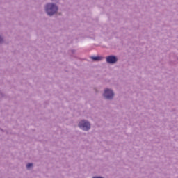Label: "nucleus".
I'll list each match as a JSON object with an SVG mask.
<instances>
[{"mask_svg": "<svg viewBox=\"0 0 178 178\" xmlns=\"http://www.w3.org/2000/svg\"><path fill=\"white\" fill-rule=\"evenodd\" d=\"M78 127H79V129L83 131H89L91 129V123L90 121L83 119L79 122Z\"/></svg>", "mask_w": 178, "mask_h": 178, "instance_id": "obj_3", "label": "nucleus"}, {"mask_svg": "<svg viewBox=\"0 0 178 178\" xmlns=\"http://www.w3.org/2000/svg\"><path fill=\"white\" fill-rule=\"evenodd\" d=\"M44 10L49 17H52L55 16V15H58L59 7L55 3H47L44 5Z\"/></svg>", "mask_w": 178, "mask_h": 178, "instance_id": "obj_1", "label": "nucleus"}, {"mask_svg": "<svg viewBox=\"0 0 178 178\" xmlns=\"http://www.w3.org/2000/svg\"><path fill=\"white\" fill-rule=\"evenodd\" d=\"M59 1L60 0H51V1L54 2V3H59Z\"/></svg>", "mask_w": 178, "mask_h": 178, "instance_id": "obj_8", "label": "nucleus"}, {"mask_svg": "<svg viewBox=\"0 0 178 178\" xmlns=\"http://www.w3.org/2000/svg\"><path fill=\"white\" fill-rule=\"evenodd\" d=\"M90 59H92V60H94L95 62H99L100 60H102L104 59V57L102 56H91Z\"/></svg>", "mask_w": 178, "mask_h": 178, "instance_id": "obj_5", "label": "nucleus"}, {"mask_svg": "<svg viewBox=\"0 0 178 178\" xmlns=\"http://www.w3.org/2000/svg\"><path fill=\"white\" fill-rule=\"evenodd\" d=\"M102 97L107 101H113L115 98V91L112 88H105L102 93Z\"/></svg>", "mask_w": 178, "mask_h": 178, "instance_id": "obj_2", "label": "nucleus"}, {"mask_svg": "<svg viewBox=\"0 0 178 178\" xmlns=\"http://www.w3.org/2000/svg\"><path fill=\"white\" fill-rule=\"evenodd\" d=\"M3 97H5V95H3V93H2V92L0 91V98H3Z\"/></svg>", "mask_w": 178, "mask_h": 178, "instance_id": "obj_9", "label": "nucleus"}, {"mask_svg": "<svg viewBox=\"0 0 178 178\" xmlns=\"http://www.w3.org/2000/svg\"><path fill=\"white\" fill-rule=\"evenodd\" d=\"M33 166H34V164H33V163H29L26 165V169H30L31 168H33Z\"/></svg>", "mask_w": 178, "mask_h": 178, "instance_id": "obj_7", "label": "nucleus"}, {"mask_svg": "<svg viewBox=\"0 0 178 178\" xmlns=\"http://www.w3.org/2000/svg\"><path fill=\"white\" fill-rule=\"evenodd\" d=\"M5 42V39L2 35H0V44H3Z\"/></svg>", "mask_w": 178, "mask_h": 178, "instance_id": "obj_6", "label": "nucleus"}, {"mask_svg": "<svg viewBox=\"0 0 178 178\" xmlns=\"http://www.w3.org/2000/svg\"><path fill=\"white\" fill-rule=\"evenodd\" d=\"M118 60H119V59L118 58V56L115 55H109L106 57V63H108V65H116Z\"/></svg>", "mask_w": 178, "mask_h": 178, "instance_id": "obj_4", "label": "nucleus"}]
</instances>
